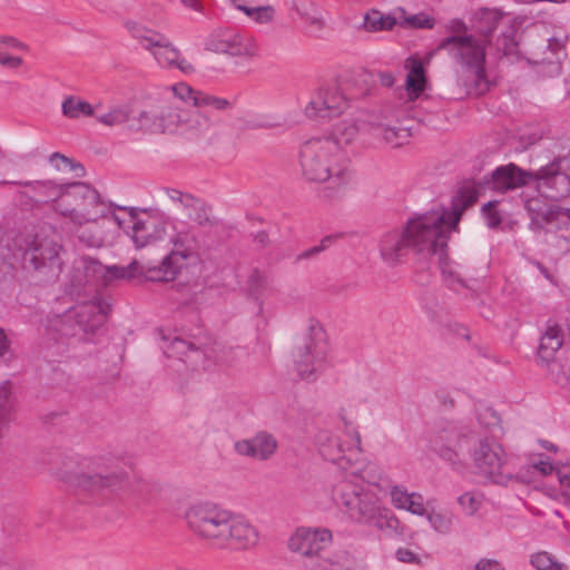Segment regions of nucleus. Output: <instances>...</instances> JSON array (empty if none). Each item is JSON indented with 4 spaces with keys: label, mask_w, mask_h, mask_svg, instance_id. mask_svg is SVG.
Instances as JSON below:
<instances>
[{
    "label": "nucleus",
    "mask_w": 570,
    "mask_h": 570,
    "mask_svg": "<svg viewBox=\"0 0 570 570\" xmlns=\"http://www.w3.org/2000/svg\"><path fill=\"white\" fill-rule=\"evenodd\" d=\"M354 125L341 122L322 137H313L299 149L302 174L308 181L328 183L325 196L336 197L352 180L351 161L344 149L355 137Z\"/></svg>",
    "instance_id": "nucleus-1"
},
{
    "label": "nucleus",
    "mask_w": 570,
    "mask_h": 570,
    "mask_svg": "<svg viewBox=\"0 0 570 570\" xmlns=\"http://www.w3.org/2000/svg\"><path fill=\"white\" fill-rule=\"evenodd\" d=\"M57 469L59 480L83 500L102 504L129 487L127 464L111 454L65 458Z\"/></svg>",
    "instance_id": "nucleus-2"
},
{
    "label": "nucleus",
    "mask_w": 570,
    "mask_h": 570,
    "mask_svg": "<svg viewBox=\"0 0 570 570\" xmlns=\"http://www.w3.org/2000/svg\"><path fill=\"white\" fill-rule=\"evenodd\" d=\"M470 444H473L471 458L478 474L497 484H505L512 478L505 452L493 439L475 440L473 432L450 423L430 441L431 450L454 469L463 466V452Z\"/></svg>",
    "instance_id": "nucleus-3"
},
{
    "label": "nucleus",
    "mask_w": 570,
    "mask_h": 570,
    "mask_svg": "<svg viewBox=\"0 0 570 570\" xmlns=\"http://www.w3.org/2000/svg\"><path fill=\"white\" fill-rule=\"evenodd\" d=\"M185 520L188 529L213 549L244 551L256 547L259 540V532L249 520L212 501L188 507Z\"/></svg>",
    "instance_id": "nucleus-4"
},
{
    "label": "nucleus",
    "mask_w": 570,
    "mask_h": 570,
    "mask_svg": "<svg viewBox=\"0 0 570 570\" xmlns=\"http://www.w3.org/2000/svg\"><path fill=\"white\" fill-rule=\"evenodd\" d=\"M173 249L166 254L158 265L134 259L126 266H104L95 259L88 262L87 268L101 273L105 282L112 279H131L142 276L149 282H171L179 274L183 263L206 247L202 232L195 225L176 230L170 237Z\"/></svg>",
    "instance_id": "nucleus-5"
},
{
    "label": "nucleus",
    "mask_w": 570,
    "mask_h": 570,
    "mask_svg": "<svg viewBox=\"0 0 570 570\" xmlns=\"http://www.w3.org/2000/svg\"><path fill=\"white\" fill-rule=\"evenodd\" d=\"M443 222L442 213L415 214L409 218L401 229L387 232L380 239V254L389 265L402 263L409 254L421 259L431 257L435 246L444 245V237H440V224Z\"/></svg>",
    "instance_id": "nucleus-6"
},
{
    "label": "nucleus",
    "mask_w": 570,
    "mask_h": 570,
    "mask_svg": "<svg viewBox=\"0 0 570 570\" xmlns=\"http://www.w3.org/2000/svg\"><path fill=\"white\" fill-rule=\"evenodd\" d=\"M336 503L354 522L375 528L386 534L402 533L400 520L381 505L375 493L350 482H341L334 490Z\"/></svg>",
    "instance_id": "nucleus-7"
},
{
    "label": "nucleus",
    "mask_w": 570,
    "mask_h": 570,
    "mask_svg": "<svg viewBox=\"0 0 570 570\" xmlns=\"http://www.w3.org/2000/svg\"><path fill=\"white\" fill-rule=\"evenodd\" d=\"M490 40L472 35L449 36L439 43L438 50L448 55L470 73L469 92L475 96L484 95L490 89L485 75V46Z\"/></svg>",
    "instance_id": "nucleus-8"
},
{
    "label": "nucleus",
    "mask_w": 570,
    "mask_h": 570,
    "mask_svg": "<svg viewBox=\"0 0 570 570\" xmlns=\"http://www.w3.org/2000/svg\"><path fill=\"white\" fill-rule=\"evenodd\" d=\"M111 206L89 184L72 181L66 183L63 200L57 204L55 210L69 218L75 226H81L107 217Z\"/></svg>",
    "instance_id": "nucleus-9"
},
{
    "label": "nucleus",
    "mask_w": 570,
    "mask_h": 570,
    "mask_svg": "<svg viewBox=\"0 0 570 570\" xmlns=\"http://www.w3.org/2000/svg\"><path fill=\"white\" fill-rule=\"evenodd\" d=\"M332 542L330 529L301 527L291 535L288 549L301 556V562L308 570H352L350 567L336 568V563L326 556Z\"/></svg>",
    "instance_id": "nucleus-10"
},
{
    "label": "nucleus",
    "mask_w": 570,
    "mask_h": 570,
    "mask_svg": "<svg viewBox=\"0 0 570 570\" xmlns=\"http://www.w3.org/2000/svg\"><path fill=\"white\" fill-rule=\"evenodd\" d=\"M125 27L131 37L153 55L160 67L179 69L184 73L194 71L191 63L181 57L180 51L164 33L132 20L126 21Z\"/></svg>",
    "instance_id": "nucleus-11"
},
{
    "label": "nucleus",
    "mask_w": 570,
    "mask_h": 570,
    "mask_svg": "<svg viewBox=\"0 0 570 570\" xmlns=\"http://www.w3.org/2000/svg\"><path fill=\"white\" fill-rule=\"evenodd\" d=\"M325 332L320 325H309L294 351V370L302 380L313 382L324 368L326 358Z\"/></svg>",
    "instance_id": "nucleus-12"
},
{
    "label": "nucleus",
    "mask_w": 570,
    "mask_h": 570,
    "mask_svg": "<svg viewBox=\"0 0 570 570\" xmlns=\"http://www.w3.org/2000/svg\"><path fill=\"white\" fill-rule=\"evenodd\" d=\"M62 246L47 236L35 235L21 246L24 268L32 269L46 281H55L62 272Z\"/></svg>",
    "instance_id": "nucleus-13"
},
{
    "label": "nucleus",
    "mask_w": 570,
    "mask_h": 570,
    "mask_svg": "<svg viewBox=\"0 0 570 570\" xmlns=\"http://www.w3.org/2000/svg\"><path fill=\"white\" fill-rule=\"evenodd\" d=\"M363 95V90L350 91L343 80L325 82L312 96L305 107V115L313 119L340 116L347 108L350 100Z\"/></svg>",
    "instance_id": "nucleus-14"
},
{
    "label": "nucleus",
    "mask_w": 570,
    "mask_h": 570,
    "mask_svg": "<svg viewBox=\"0 0 570 570\" xmlns=\"http://www.w3.org/2000/svg\"><path fill=\"white\" fill-rule=\"evenodd\" d=\"M566 154H559L552 161L534 171L533 181L544 198L559 202L570 196V142Z\"/></svg>",
    "instance_id": "nucleus-15"
},
{
    "label": "nucleus",
    "mask_w": 570,
    "mask_h": 570,
    "mask_svg": "<svg viewBox=\"0 0 570 570\" xmlns=\"http://www.w3.org/2000/svg\"><path fill=\"white\" fill-rule=\"evenodd\" d=\"M119 209L127 210L126 207H119ZM128 213L130 216V226H126V223L116 214L111 215V219L119 228L125 229L126 233L130 235L137 248L163 239L166 228L160 217L147 214L146 212L144 213L145 217H138L137 209L132 207L128 208Z\"/></svg>",
    "instance_id": "nucleus-16"
},
{
    "label": "nucleus",
    "mask_w": 570,
    "mask_h": 570,
    "mask_svg": "<svg viewBox=\"0 0 570 570\" xmlns=\"http://www.w3.org/2000/svg\"><path fill=\"white\" fill-rule=\"evenodd\" d=\"M1 184H14L23 187L17 194L19 203L26 208H40L46 204L63 200L66 183L58 184L51 179L26 180V181H1Z\"/></svg>",
    "instance_id": "nucleus-17"
},
{
    "label": "nucleus",
    "mask_w": 570,
    "mask_h": 570,
    "mask_svg": "<svg viewBox=\"0 0 570 570\" xmlns=\"http://www.w3.org/2000/svg\"><path fill=\"white\" fill-rule=\"evenodd\" d=\"M165 193L173 203L179 205L186 218L196 226L214 228L218 225L213 207L206 200L175 188H166Z\"/></svg>",
    "instance_id": "nucleus-18"
},
{
    "label": "nucleus",
    "mask_w": 570,
    "mask_h": 570,
    "mask_svg": "<svg viewBox=\"0 0 570 570\" xmlns=\"http://www.w3.org/2000/svg\"><path fill=\"white\" fill-rule=\"evenodd\" d=\"M111 305L102 296L96 295L91 301L79 304L68 311L73 325L83 333H95L107 321Z\"/></svg>",
    "instance_id": "nucleus-19"
},
{
    "label": "nucleus",
    "mask_w": 570,
    "mask_h": 570,
    "mask_svg": "<svg viewBox=\"0 0 570 570\" xmlns=\"http://www.w3.org/2000/svg\"><path fill=\"white\" fill-rule=\"evenodd\" d=\"M534 171L525 170L515 164H508L497 167L491 175L484 176L480 186L494 191L505 193L528 185L533 181Z\"/></svg>",
    "instance_id": "nucleus-20"
},
{
    "label": "nucleus",
    "mask_w": 570,
    "mask_h": 570,
    "mask_svg": "<svg viewBox=\"0 0 570 570\" xmlns=\"http://www.w3.org/2000/svg\"><path fill=\"white\" fill-rule=\"evenodd\" d=\"M207 48L215 52L246 57H253L257 50L256 43L250 37L232 30L213 36L207 42Z\"/></svg>",
    "instance_id": "nucleus-21"
},
{
    "label": "nucleus",
    "mask_w": 570,
    "mask_h": 570,
    "mask_svg": "<svg viewBox=\"0 0 570 570\" xmlns=\"http://www.w3.org/2000/svg\"><path fill=\"white\" fill-rule=\"evenodd\" d=\"M440 237H444V245L435 246L434 252L431 253V257H438L443 282L449 288L455 291L459 288H466L468 284L461 271V266L451 261L448 256V243L451 234L446 233V227L444 229H440Z\"/></svg>",
    "instance_id": "nucleus-22"
},
{
    "label": "nucleus",
    "mask_w": 570,
    "mask_h": 570,
    "mask_svg": "<svg viewBox=\"0 0 570 570\" xmlns=\"http://www.w3.org/2000/svg\"><path fill=\"white\" fill-rule=\"evenodd\" d=\"M276 439L266 431L256 433L253 438L237 441L234 445L239 455L256 460H267L277 450Z\"/></svg>",
    "instance_id": "nucleus-23"
},
{
    "label": "nucleus",
    "mask_w": 570,
    "mask_h": 570,
    "mask_svg": "<svg viewBox=\"0 0 570 570\" xmlns=\"http://www.w3.org/2000/svg\"><path fill=\"white\" fill-rule=\"evenodd\" d=\"M476 198L478 195L475 190L463 188L459 191L458 196L453 200L452 209L450 212L444 207H439L429 210L428 213H442L443 222L439 227L440 229H444L446 227V233L451 234L452 232L458 230L463 212L468 207L472 206L476 202Z\"/></svg>",
    "instance_id": "nucleus-24"
},
{
    "label": "nucleus",
    "mask_w": 570,
    "mask_h": 570,
    "mask_svg": "<svg viewBox=\"0 0 570 570\" xmlns=\"http://www.w3.org/2000/svg\"><path fill=\"white\" fill-rule=\"evenodd\" d=\"M524 207L530 215V228L532 230H541L547 225L557 223L560 216H564L570 220V208L560 206L547 207L540 198L528 199Z\"/></svg>",
    "instance_id": "nucleus-25"
},
{
    "label": "nucleus",
    "mask_w": 570,
    "mask_h": 570,
    "mask_svg": "<svg viewBox=\"0 0 570 570\" xmlns=\"http://www.w3.org/2000/svg\"><path fill=\"white\" fill-rule=\"evenodd\" d=\"M315 445L320 454L330 462L342 463L351 446H346L340 435L330 430H321L315 435Z\"/></svg>",
    "instance_id": "nucleus-26"
},
{
    "label": "nucleus",
    "mask_w": 570,
    "mask_h": 570,
    "mask_svg": "<svg viewBox=\"0 0 570 570\" xmlns=\"http://www.w3.org/2000/svg\"><path fill=\"white\" fill-rule=\"evenodd\" d=\"M394 120L380 121L373 127V135L382 139L387 146L392 148L404 145L411 137L410 128L403 126L400 121L399 115H392Z\"/></svg>",
    "instance_id": "nucleus-27"
},
{
    "label": "nucleus",
    "mask_w": 570,
    "mask_h": 570,
    "mask_svg": "<svg viewBox=\"0 0 570 570\" xmlns=\"http://www.w3.org/2000/svg\"><path fill=\"white\" fill-rule=\"evenodd\" d=\"M41 333L52 342H59L65 337L76 334L75 325L70 318L69 312L63 315L48 314L41 320Z\"/></svg>",
    "instance_id": "nucleus-28"
},
{
    "label": "nucleus",
    "mask_w": 570,
    "mask_h": 570,
    "mask_svg": "<svg viewBox=\"0 0 570 570\" xmlns=\"http://www.w3.org/2000/svg\"><path fill=\"white\" fill-rule=\"evenodd\" d=\"M563 344V332L559 325H549L541 336L538 356L542 362L553 361L556 353Z\"/></svg>",
    "instance_id": "nucleus-29"
},
{
    "label": "nucleus",
    "mask_w": 570,
    "mask_h": 570,
    "mask_svg": "<svg viewBox=\"0 0 570 570\" xmlns=\"http://www.w3.org/2000/svg\"><path fill=\"white\" fill-rule=\"evenodd\" d=\"M160 132H174L181 128L186 110L171 104L164 105L158 110Z\"/></svg>",
    "instance_id": "nucleus-30"
},
{
    "label": "nucleus",
    "mask_w": 570,
    "mask_h": 570,
    "mask_svg": "<svg viewBox=\"0 0 570 570\" xmlns=\"http://www.w3.org/2000/svg\"><path fill=\"white\" fill-rule=\"evenodd\" d=\"M212 127L210 118L202 112L198 108L193 111L186 110L181 129L194 136L206 134Z\"/></svg>",
    "instance_id": "nucleus-31"
},
{
    "label": "nucleus",
    "mask_w": 570,
    "mask_h": 570,
    "mask_svg": "<svg viewBox=\"0 0 570 570\" xmlns=\"http://www.w3.org/2000/svg\"><path fill=\"white\" fill-rule=\"evenodd\" d=\"M411 67L406 76V90L411 99H415L425 88L424 67L420 59H410Z\"/></svg>",
    "instance_id": "nucleus-32"
},
{
    "label": "nucleus",
    "mask_w": 570,
    "mask_h": 570,
    "mask_svg": "<svg viewBox=\"0 0 570 570\" xmlns=\"http://www.w3.org/2000/svg\"><path fill=\"white\" fill-rule=\"evenodd\" d=\"M395 24H399V13L383 14L379 10H371L364 17V29L370 32L392 30Z\"/></svg>",
    "instance_id": "nucleus-33"
},
{
    "label": "nucleus",
    "mask_w": 570,
    "mask_h": 570,
    "mask_svg": "<svg viewBox=\"0 0 570 570\" xmlns=\"http://www.w3.org/2000/svg\"><path fill=\"white\" fill-rule=\"evenodd\" d=\"M62 114L68 118H79L81 116H94L95 108L87 101L70 96L62 102Z\"/></svg>",
    "instance_id": "nucleus-34"
},
{
    "label": "nucleus",
    "mask_w": 570,
    "mask_h": 570,
    "mask_svg": "<svg viewBox=\"0 0 570 570\" xmlns=\"http://www.w3.org/2000/svg\"><path fill=\"white\" fill-rule=\"evenodd\" d=\"M234 106V101L228 100L226 98L214 96L209 92L202 91L196 94L195 97V107L198 109L202 108H212L216 111H227L232 109Z\"/></svg>",
    "instance_id": "nucleus-35"
},
{
    "label": "nucleus",
    "mask_w": 570,
    "mask_h": 570,
    "mask_svg": "<svg viewBox=\"0 0 570 570\" xmlns=\"http://www.w3.org/2000/svg\"><path fill=\"white\" fill-rule=\"evenodd\" d=\"M502 14L495 9H483L480 12L478 30L484 36L483 39L490 40L489 37L497 30Z\"/></svg>",
    "instance_id": "nucleus-36"
},
{
    "label": "nucleus",
    "mask_w": 570,
    "mask_h": 570,
    "mask_svg": "<svg viewBox=\"0 0 570 570\" xmlns=\"http://www.w3.org/2000/svg\"><path fill=\"white\" fill-rule=\"evenodd\" d=\"M129 129L132 131L160 132L158 111H141L137 121L129 125Z\"/></svg>",
    "instance_id": "nucleus-37"
},
{
    "label": "nucleus",
    "mask_w": 570,
    "mask_h": 570,
    "mask_svg": "<svg viewBox=\"0 0 570 570\" xmlns=\"http://www.w3.org/2000/svg\"><path fill=\"white\" fill-rule=\"evenodd\" d=\"M399 24L402 27H409L414 29H432L435 24V20L424 13L406 16L404 9L399 8Z\"/></svg>",
    "instance_id": "nucleus-38"
},
{
    "label": "nucleus",
    "mask_w": 570,
    "mask_h": 570,
    "mask_svg": "<svg viewBox=\"0 0 570 570\" xmlns=\"http://www.w3.org/2000/svg\"><path fill=\"white\" fill-rule=\"evenodd\" d=\"M130 116V107L127 105H121L110 108L108 112L98 116L97 120L105 126L112 127L129 121Z\"/></svg>",
    "instance_id": "nucleus-39"
},
{
    "label": "nucleus",
    "mask_w": 570,
    "mask_h": 570,
    "mask_svg": "<svg viewBox=\"0 0 570 570\" xmlns=\"http://www.w3.org/2000/svg\"><path fill=\"white\" fill-rule=\"evenodd\" d=\"M49 163L57 170H68L75 173V176L78 178L83 177L86 174V169L80 163L76 161L72 158H68L67 156L60 153L51 154L49 157Z\"/></svg>",
    "instance_id": "nucleus-40"
},
{
    "label": "nucleus",
    "mask_w": 570,
    "mask_h": 570,
    "mask_svg": "<svg viewBox=\"0 0 570 570\" xmlns=\"http://www.w3.org/2000/svg\"><path fill=\"white\" fill-rule=\"evenodd\" d=\"M90 226L83 228L81 226H77L78 238L79 240L88 247H100L105 243V236L102 232L99 229L97 220L94 223H89Z\"/></svg>",
    "instance_id": "nucleus-41"
},
{
    "label": "nucleus",
    "mask_w": 570,
    "mask_h": 570,
    "mask_svg": "<svg viewBox=\"0 0 570 570\" xmlns=\"http://www.w3.org/2000/svg\"><path fill=\"white\" fill-rule=\"evenodd\" d=\"M161 348L167 357H177L179 360H183L188 352H197L193 343L180 337H174L170 342L163 345Z\"/></svg>",
    "instance_id": "nucleus-42"
},
{
    "label": "nucleus",
    "mask_w": 570,
    "mask_h": 570,
    "mask_svg": "<svg viewBox=\"0 0 570 570\" xmlns=\"http://www.w3.org/2000/svg\"><path fill=\"white\" fill-rule=\"evenodd\" d=\"M531 564L537 570H564L566 564L559 562L552 554L546 551L537 552L531 556Z\"/></svg>",
    "instance_id": "nucleus-43"
},
{
    "label": "nucleus",
    "mask_w": 570,
    "mask_h": 570,
    "mask_svg": "<svg viewBox=\"0 0 570 570\" xmlns=\"http://www.w3.org/2000/svg\"><path fill=\"white\" fill-rule=\"evenodd\" d=\"M267 287V276L265 273L253 269L247 279V291L254 298H259Z\"/></svg>",
    "instance_id": "nucleus-44"
},
{
    "label": "nucleus",
    "mask_w": 570,
    "mask_h": 570,
    "mask_svg": "<svg viewBox=\"0 0 570 570\" xmlns=\"http://www.w3.org/2000/svg\"><path fill=\"white\" fill-rule=\"evenodd\" d=\"M337 237L338 236H336V235H327V236L323 237L318 245L313 246V247H311L308 249H305L302 253H299L296 256L295 262L297 263L299 261H304V259H309V258L316 257L318 254H321L326 248H328L336 240Z\"/></svg>",
    "instance_id": "nucleus-45"
},
{
    "label": "nucleus",
    "mask_w": 570,
    "mask_h": 570,
    "mask_svg": "<svg viewBox=\"0 0 570 570\" xmlns=\"http://www.w3.org/2000/svg\"><path fill=\"white\" fill-rule=\"evenodd\" d=\"M431 527L439 533H449L452 529V515L432 512L428 514Z\"/></svg>",
    "instance_id": "nucleus-46"
},
{
    "label": "nucleus",
    "mask_w": 570,
    "mask_h": 570,
    "mask_svg": "<svg viewBox=\"0 0 570 570\" xmlns=\"http://www.w3.org/2000/svg\"><path fill=\"white\" fill-rule=\"evenodd\" d=\"M238 9L244 11L248 17L253 18L259 23H266L273 18V9L271 7L250 8L244 4H238Z\"/></svg>",
    "instance_id": "nucleus-47"
},
{
    "label": "nucleus",
    "mask_w": 570,
    "mask_h": 570,
    "mask_svg": "<svg viewBox=\"0 0 570 570\" xmlns=\"http://www.w3.org/2000/svg\"><path fill=\"white\" fill-rule=\"evenodd\" d=\"M11 409L10 389L2 385L0 386V429L9 422Z\"/></svg>",
    "instance_id": "nucleus-48"
},
{
    "label": "nucleus",
    "mask_w": 570,
    "mask_h": 570,
    "mask_svg": "<svg viewBox=\"0 0 570 570\" xmlns=\"http://www.w3.org/2000/svg\"><path fill=\"white\" fill-rule=\"evenodd\" d=\"M458 503L465 514L473 515L481 507V499L472 492H465L458 498Z\"/></svg>",
    "instance_id": "nucleus-49"
},
{
    "label": "nucleus",
    "mask_w": 570,
    "mask_h": 570,
    "mask_svg": "<svg viewBox=\"0 0 570 570\" xmlns=\"http://www.w3.org/2000/svg\"><path fill=\"white\" fill-rule=\"evenodd\" d=\"M173 91L178 99L185 102H191L194 107L196 94L200 92V90H196L184 82L175 85Z\"/></svg>",
    "instance_id": "nucleus-50"
},
{
    "label": "nucleus",
    "mask_w": 570,
    "mask_h": 570,
    "mask_svg": "<svg viewBox=\"0 0 570 570\" xmlns=\"http://www.w3.org/2000/svg\"><path fill=\"white\" fill-rule=\"evenodd\" d=\"M495 202H488L483 205L482 212L484 215V218L487 220V225L490 228H495L501 224V216L499 212L495 209Z\"/></svg>",
    "instance_id": "nucleus-51"
},
{
    "label": "nucleus",
    "mask_w": 570,
    "mask_h": 570,
    "mask_svg": "<svg viewBox=\"0 0 570 570\" xmlns=\"http://www.w3.org/2000/svg\"><path fill=\"white\" fill-rule=\"evenodd\" d=\"M409 498H413L407 490L400 485H394L391 489V500L395 508L403 509L409 500Z\"/></svg>",
    "instance_id": "nucleus-52"
},
{
    "label": "nucleus",
    "mask_w": 570,
    "mask_h": 570,
    "mask_svg": "<svg viewBox=\"0 0 570 570\" xmlns=\"http://www.w3.org/2000/svg\"><path fill=\"white\" fill-rule=\"evenodd\" d=\"M411 495H413V498H409L403 509L410 511L413 514L423 515L425 513V508L422 497L415 492H412Z\"/></svg>",
    "instance_id": "nucleus-53"
},
{
    "label": "nucleus",
    "mask_w": 570,
    "mask_h": 570,
    "mask_svg": "<svg viewBox=\"0 0 570 570\" xmlns=\"http://www.w3.org/2000/svg\"><path fill=\"white\" fill-rule=\"evenodd\" d=\"M395 558L403 563L421 564L420 557L407 548H399Z\"/></svg>",
    "instance_id": "nucleus-54"
},
{
    "label": "nucleus",
    "mask_w": 570,
    "mask_h": 570,
    "mask_svg": "<svg viewBox=\"0 0 570 570\" xmlns=\"http://www.w3.org/2000/svg\"><path fill=\"white\" fill-rule=\"evenodd\" d=\"M11 352V341L9 340L6 331L0 327V358L4 357Z\"/></svg>",
    "instance_id": "nucleus-55"
},
{
    "label": "nucleus",
    "mask_w": 570,
    "mask_h": 570,
    "mask_svg": "<svg viewBox=\"0 0 570 570\" xmlns=\"http://www.w3.org/2000/svg\"><path fill=\"white\" fill-rule=\"evenodd\" d=\"M475 570H504L495 560L482 559L475 564Z\"/></svg>",
    "instance_id": "nucleus-56"
},
{
    "label": "nucleus",
    "mask_w": 570,
    "mask_h": 570,
    "mask_svg": "<svg viewBox=\"0 0 570 570\" xmlns=\"http://www.w3.org/2000/svg\"><path fill=\"white\" fill-rule=\"evenodd\" d=\"M0 65L8 66L11 68H18L22 65V59L20 57L3 55L1 56Z\"/></svg>",
    "instance_id": "nucleus-57"
},
{
    "label": "nucleus",
    "mask_w": 570,
    "mask_h": 570,
    "mask_svg": "<svg viewBox=\"0 0 570 570\" xmlns=\"http://www.w3.org/2000/svg\"><path fill=\"white\" fill-rule=\"evenodd\" d=\"M380 82L383 87L390 88L394 85L395 78L390 71H380L377 73Z\"/></svg>",
    "instance_id": "nucleus-58"
},
{
    "label": "nucleus",
    "mask_w": 570,
    "mask_h": 570,
    "mask_svg": "<svg viewBox=\"0 0 570 570\" xmlns=\"http://www.w3.org/2000/svg\"><path fill=\"white\" fill-rule=\"evenodd\" d=\"M558 479L562 487L567 488L570 493V468L558 471Z\"/></svg>",
    "instance_id": "nucleus-59"
},
{
    "label": "nucleus",
    "mask_w": 570,
    "mask_h": 570,
    "mask_svg": "<svg viewBox=\"0 0 570 570\" xmlns=\"http://www.w3.org/2000/svg\"><path fill=\"white\" fill-rule=\"evenodd\" d=\"M0 45H6L8 47L17 48V49H23L24 48V45L22 42H20L16 38L9 37V36H1L0 37Z\"/></svg>",
    "instance_id": "nucleus-60"
},
{
    "label": "nucleus",
    "mask_w": 570,
    "mask_h": 570,
    "mask_svg": "<svg viewBox=\"0 0 570 570\" xmlns=\"http://www.w3.org/2000/svg\"><path fill=\"white\" fill-rule=\"evenodd\" d=\"M254 242L261 247H266L269 243L268 234L265 230H259L254 235Z\"/></svg>",
    "instance_id": "nucleus-61"
},
{
    "label": "nucleus",
    "mask_w": 570,
    "mask_h": 570,
    "mask_svg": "<svg viewBox=\"0 0 570 570\" xmlns=\"http://www.w3.org/2000/svg\"><path fill=\"white\" fill-rule=\"evenodd\" d=\"M534 468L539 470L543 475H548L553 471V465L550 462L543 460L534 463Z\"/></svg>",
    "instance_id": "nucleus-62"
},
{
    "label": "nucleus",
    "mask_w": 570,
    "mask_h": 570,
    "mask_svg": "<svg viewBox=\"0 0 570 570\" xmlns=\"http://www.w3.org/2000/svg\"><path fill=\"white\" fill-rule=\"evenodd\" d=\"M465 29V24L463 21L461 20H453L451 21V30H464Z\"/></svg>",
    "instance_id": "nucleus-63"
},
{
    "label": "nucleus",
    "mask_w": 570,
    "mask_h": 570,
    "mask_svg": "<svg viewBox=\"0 0 570 570\" xmlns=\"http://www.w3.org/2000/svg\"><path fill=\"white\" fill-rule=\"evenodd\" d=\"M180 2L188 7V8H191V9H196L197 8V4H198V1L197 0H180Z\"/></svg>",
    "instance_id": "nucleus-64"
}]
</instances>
